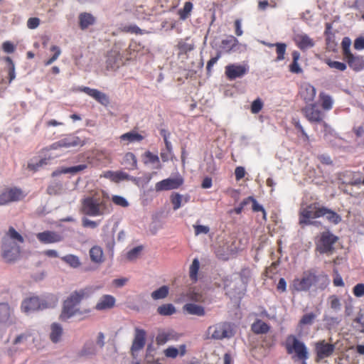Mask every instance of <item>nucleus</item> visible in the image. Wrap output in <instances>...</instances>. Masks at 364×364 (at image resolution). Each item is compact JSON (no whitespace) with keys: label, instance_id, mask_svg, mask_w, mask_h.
Returning a JSON list of instances; mask_svg holds the SVG:
<instances>
[{"label":"nucleus","instance_id":"nucleus-1","mask_svg":"<svg viewBox=\"0 0 364 364\" xmlns=\"http://www.w3.org/2000/svg\"><path fill=\"white\" fill-rule=\"evenodd\" d=\"M100 287H86L71 292L63 302L60 318L63 321H67L72 317L85 318L89 316L92 309L89 306H82L81 301L88 298L94 291L100 289Z\"/></svg>","mask_w":364,"mask_h":364},{"label":"nucleus","instance_id":"nucleus-2","mask_svg":"<svg viewBox=\"0 0 364 364\" xmlns=\"http://www.w3.org/2000/svg\"><path fill=\"white\" fill-rule=\"evenodd\" d=\"M317 282H319L318 287L323 289L328 284L329 280L326 275L317 276L311 272H306L301 277H296L291 281L289 289L292 292L306 291Z\"/></svg>","mask_w":364,"mask_h":364},{"label":"nucleus","instance_id":"nucleus-3","mask_svg":"<svg viewBox=\"0 0 364 364\" xmlns=\"http://www.w3.org/2000/svg\"><path fill=\"white\" fill-rule=\"evenodd\" d=\"M23 237L14 228H10L3 238V258L9 262L16 260L20 255L19 245L23 243Z\"/></svg>","mask_w":364,"mask_h":364},{"label":"nucleus","instance_id":"nucleus-4","mask_svg":"<svg viewBox=\"0 0 364 364\" xmlns=\"http://www.w3.org/2000/svg\"><path fill=\"white\" fill-rule=\"evenodd\" d=\"M105 197L102 193V196L96 193L85 198L82 201V213L92 217L102 216L109 213L110 210Z\"/></svg>","mask_w":364,"mask_h":364},{"label":"nucleus","instance_id":"nucleus-5","mask_svg":"<svg viewBox=\"0 0 364 364\" xmlns=\"http://www.w3.org/2000/svg\"><path fill=\"white\" fill-rule=\"evenodd\" d=\"M233 335L232 325L227 322H221L210 326L204 335V338L205 339L222 340L229 338Z\"/></svg>","mask_w":364,"mask_h":364},{"label":"nucleus","instance_id":"nucleus-6","mask_svg":"<svg viewBox=\"0 0 364 364\" xmlns=\"http://www.w3.org/2000/svg\"><path fill=\"white\" fill-rule=\"evenodd\" d=\"M286 348L288 353H295L299 360H307L309 351L305 344L294 336H289L286 340Z\"/></svg>","mask_w":364,"mask_h":364},{"label":"nucleus","instance_id":"nucleus-7","mask_svg":"<svg viewBox=\"0 0 364 364\" xmlns=\"http://www.w3.org/2000/svg\"><path fill=\"white\" fill-rule=\"evenodd\" d=\"M26 193L16 187H6L0 191V205H6L11 203L22 200Z\"/></svg>","mask_w":364,"mask_h":364},{"label":"nucleus","instance_id":"nucleus-8","mask_svg":"<svg viewBox=\"0 0 364 364\" xmlns=\"http://www.w3.org/2000/svg\"><path fill=\"white\" fill-rule=\"evenodd\" d=\"M335 345L326 342L325 340H321L314 344V350L316 354L317 360H322L330 357L335 350Z\"/></svg>","mask_w":364,"mask_h":364},{"label":"nucleus","instance_id":"nucleus-9","mask_svg":"<svg viewBox=\"0 0 364 364\" xmlns=\"http://www.w3.org/2000/svg\"><path fill=\"white\" fill-rule=\"evenodd\" d=\"M183 183V179L181 176L168 178L162 180L155 185L156 191H169L179 188Z\"/></svg>","mask_w":364,"mask_h":364},{"label":"nucleus","instance_id":"nucleus-10","mask_svg":"<svg viewBox=\"0 0 364 364\" xmlns=\"http://www.w3.org/2000/svg\"><path fill=\"white\" fill-rule=\"evenodd\" d=\"M337 237L333 234L326 232H323L316 245V250L321 253H327L331 251L333 245L336 242Z\"/></svg>","mask_w":364,"mask_h":364},{"label":"nucleus","instance_id":"nucleus-11","mask_svg":"<svg viewBox=\"0 0 364 364\" xmlns=\"http://www.w3.org/2000/svg\"><path fill=\"white\" fill-rule=\"evenodd\" d=\"M321 208L309 205L301 210L299 223L301 224H309L311 219L321 217Z\"/></svg>","mask_w":364,"mask_h":364},{"label":"nucleus","instance_id":"nucleus-12","mask_svg":"<svg viewBox=\"0 0 364 364\" xmlns=\"http://www.w3.org/2000/svg\"><path fill=\"white\" fill-rule=\"evenodd\" d=\"M77 90L87 94L104 106H107L109 104V99L108 96L105 93L97 89L81 86L79 87Z\"/></svg>","mask_w":364,"mask_h":364},{"label":"nucleus","instance_id":"nucleus-13","mask_svg":"<svg viewBox=\"0 0 364 364\" xmlns=\"http://www.w3.org/2000/svg\"><path fill=\"white\" fill-rule=\"evenodd\" d=\"M145 342V331L139 328H136L134 331V337L131 348V351L133 356H136L137 353L144 347Z\"/></svg>","mask_w":364,"mask_h":364},{"label":"nucleus","instance_id":"nucleus-14","mask_svg":"<svg viewBox=\"0 0 364 364\" xmlns=\"http://www.w3.org/2000/svg\"><path fill=\"white\" fill-rule=\"evenodd\" d=\"M116 303V299L109 294H104L99 298L93 309L98 311H107L112 309Z\"/></svg>","mask_w":364,"mask_h":364},{"label":"nucleus","instance_id":"nucleus-15","mask_svg":"<svg viewBox=\"0 0 364 364\" xmlns=\"http://www.w3.org/2000/svg\"><path fill=\"white\" fill-rule=\"evenodd\" d=\"M38 240L44 245L60 242L63 240V237L54 231H43L36 234Z\"/></svg>","mask_w":364,"mask_h":364},{"label":"nucleus","instance_id":"nucleus-16","mask_svg":"<svg viewBox=\"0 0 364 364\" xmlns=\"http://www.w3.org/2000/svg\"><path fill=\"white\" fill-rule=\"evenodd\" d=\"M303 112L306 118L311 122H320L323 118V114L315 104L306 105Z\"/></svg>","mask_w":364,"mask_h":364},{"label":"nucleus","instance_id":"nucleus-17","mask_svg":"<svg viewBox=\"0 0 364 364\" xmlns=\"http://www.w3.org/2000/svg\"><path fill=\"white\" fill-rule=\"evenodd\" d=\"M21 310L25 313H30L36 310L44 308L38 296H33L26 298L21 304Z\"/></svg>","mask_w":364,"mask_h":364},{"label":"nucleus","instance_id":"nucleus-18","mask_svg":"<svg viewBox=\"0 0 364 364\" xmlns=\"http://www.w3.org/2000/svg\"><path fill=\"white\" fill-rule=\"evenodd\" d=\"M81 140L77 136H69L53 143L50 146V150H57L60 148H70L77 146H82Z\"/></svg>","mask_w":364,"mask_h":364},{"label":"nucleus","instance_id":"nucleus-19","mask_svg":"<svg viewBox=\"0 0 364 364\" xmlns=\"http://www.w3.org/2000/svg\"><path fill=\"white\" fill-rule=\"evenodd\" d=\"M247 71V68L242 65L231 64L225 67V74L228 79L234 80L243 76Z\"/></svg>","mask_w":364,"mask_h":364},{"label":"nucleus","instance_id":"nucleus-20","mask_svg":"<svg viewBox=\"0 0 364 364\" xmlns=\"http://www.w3.org/2000/svg\"><path fill=\"white\" fill-rule=\"evenodd\" d=\"M235 252L233 242L231 240L223 242L216 249V255L221 259L226 260Z\"/></svg>","mask_w":364,"mask_h":364},{"label":"nucleus","instance_id":"nucleus-21","mask_svg":"<svg viewBox=\"0 0 364 364\" xmlns=\"http://www.w3.org/2000/svg\"><path fill=\"white\" fill-rule=\"evenodd\" d=\"M294 40L296 46L301 50H306L314 46V41L304 33L296 34Z\"/></svg>","mask_w":364,"mask_h":364},{"label":"nucleus","instance_id":"nucleus-22","mask_svg":"<svg viewBox=\"0 0 364 364\" xmlns=\"http://www.w3.org/2000/svg\"><path fill=\"white\" fill-rule=\"evenodd\" d=\"M316 94V88L308 82H304L301 85L300 88L301 97L306 102H311L314 100Z\"/></svg>","mask_w":364,"mask_h":364},{"label":"nucleus","instance_id":"nucleus-23","mask_svg":"<svg viewBox=\"0 0 364 364\" xmlns=\"http://www.w3.org/2000/svg\"><path fill=\"white\" fill-rule=\"evenodd\" d=\"M350 68L355 71H360L364 68V59L360 56H355L350 54L344 58Z\"/></svg>","mask_w":364,"mask_h":364},{"label":"nucleus","instance_id":"nucleus-24","mask_svg":"<svg viewBox=\"0 0 364 364\" xmlns=\"http://www.w3.org/2000/svg\"><path fill=\"white\" fill-rule=\"evenodd\" d=\"M183 310L188 314L204 316L205 315V311L203 306L198 305L193 303H188L183 306Z\"/></svg>","mask_w":364,"mask_h":364},{"label":"nucleus","instance_id":"nucleus-25","mask_svg":"<svg viewBox=\"0 0 364 364\" xmlns=\"http://www.w3.org/2000/svg\"><path fill=\"white\" fill-rule=\"evenodd\" d=\"M186 344H181L178 348L170 346L164 350V353L167 358H175L178 355L183 356L186 353Z\"/></svg>","mask_w":364,"mask_h":364},{"label":"nucleus","instance_id":"nucleus-26","mask_svg":"<svg viewBox=\"0 0 364 364\" xmlns=\"http://www.w3.org/2000/svg\"><path fill=\"white\" fill-rule=\"evenodd\" d=\"M12 309L6 303H0V323H9L11 321Z\"/></svg>","mask_w":364,"mask_h":364},{"label":"nucleus","instance_id":"nucleus-27","mask_svg":"<svg viewBox=\"0 0 364 364\" xmlns=\"http://www.w3.org/2000/svg\"><path fill=\"white\" fill-rule=\"evenodd\" d=\"M90 257L91 260L97 264H101L104 261V254L102 247L94 246L90 250Z\"/></svg>","mask_w":364,"mask_h":364},{"label":"nucleus","instance_id":"nucleus-28","mask_svg":"<svg viewBox=\"0 0 364 364\" xmlns=\"http://www.w3.org/2000/svg\"><path fill=\"white\" fill-rule=\"evenodd\" d=\"M95 17L89 13H82L79 15V24L81 29H85L94 24Z\"/></svg>","mask_w":364,"mask_h":364},{"label":"nucleus","instance_id":"nucleus-29","mask_svg":"<svg viewBox=\"0 0 364 364\" xmlns=\"http://www.w3.org/2000/svg\"><path fill=\"white\" fill-rule=\"evenodd\" d=\"M144 163L146 164H150L152 168L160 169L161 164L160 163L159 158L157 155L147 151L144 154Z\"/></svg>","mask_w":364,"mask_h":364},{"label":"nucleus","instance_id":"nucleus-30","mask_svg":"<svg viewBox=\"0 0 364 364\" xmlns=\"http://www.w3.org/2000/svg\"><path fill=\"white\" fill-rule=\"evenodd\" d=\"M321 217L324 216L331 223L335 225L339 223L341 221V217L338 215L336 213L332 211L331 210L327 209L326 208L321 207Z\"/></svg>","mask_w":364,"mask_h":364},{"label":"nucleus","instance_id":"nucleus-31","mask_svg":"<svg viewBox=\"0 0 364 364\" xmlns=\"http://www.w3.org/2000/svg\"><path fill=\"white\" fill-rule=\"evenodd\" d=\"M189 200L188 196H183L179 193H174L171 196V202L173 204V210H178L183 204L186 203Z\"/></svg>","mask_w":364,"mask_h":364},{"label":"nucleus","instance_id":"nucleus-32","mask_svg":"<svg viewBox=\"0 0 364 364\" xmlns=\"http://www.w3.org/2000/svg\"><path fill=\"white\" fill-rule=\"evenodd\" d=\"M186 297L188 300L194 302H201L205 299L202 291L196 288L191 289L186 294Z\"/></svg>","mask_w":364,"mask_h":364},{"label":"nucleus","instance_id":"nucleus-33","mask_svg":"<svg viewBox=\"0 0 364 364\" xmlns=\"http://www.w3.org/2000/svg\"><path fill=\"white\" fill-rule=\"evenodd\" d=\"M51 331H50V339L53 343H58L61 338L63 334V328L62 327L57 323H53L51 325Z\"/></svg>","mask_w":364,"mask_h":364},{"label":"nucleus","instance_id":"nucleus-34","mask_svg":"<svg viewBox=\"0 0 364 364\" xmlns=\"http://www.w3.org/2000/svg\"><path fill=\"white\" fill-rule=\"evenodd\" d=\"M29 337L28 333H21L16 336L13 341L14 350H16L18 348L25 347L27 345V341Z\"/></svg>","mask_w":364,"mask_h":364},{"label":"nucleus","instance_id":"nucleus-35","mask_svg":"<svg viewBox=\"0 0 364 364\" xmlns=\"http://www.w3.org/2000/svg\"><path fill=\"white\" fill-rule=\"evenodd\" d=\"M169 291V288L167 286H162L151 294V296L154 300L163 299L166 298Z\"/></svg>","mask_w":364,"mask_h":364},{"label":"nucleus","instance_id":"nucleus-36","mask_svg":"<svg viewBox=\"0 0 364 364\" xmlns=\"http://www.w3.org/2000/svg\"><path fill=\"white\" fill-rule=\"evenodd\" d=\"M61 259L73 268H77L81 264L79 257L74 255H67Z\"/></svg>","mask_w":364,"mask_h":364},{"label":"nucleus","instance_id":"nucleus-37","mask_svg":"<svg viewBox=\"0 0 364 364\" xmlns=\"http://www.w3.org/2000/svg\"><path fill=\"white\" fill-rule=\"evenodd\" d=\"M157 312L162 316H170L176 312V308L171 304H166L159 306Z\"/></svg>","mask_w":364,"mask_h":364},{"label":"nucleus","instance_id":"nucleus-38","mask_svg":"<svg viewBox=\"0 0 364 364\" xmlns=\"http://www.w3.org/2000/svg\"><path fill=\"white\" fill-rule=\"evenodd\" d=\"M142 250V246L135 247L127 252L126 257L130 262L135 261L140 257Z\"/></svg>","mask_w":364,"mask_h":364},{"label":"nucleus","instance_id":"nucleus-39","mask_svg":"<svg viewBox=\"0 0 364 364\" xmlns=\"http://www.w3.org/2000/svg\"><path fill=\"white\" fill-rule=\"evenodd\" d=\"M319 97L323 109L325 110H330L333 107V104L332 98L329 95L323 92L320 93Z\"/></svg>","mask_w":364,"mask_h":364},{"label":"nucleus","instance_id":"nucleus-40","mask_svg":"<svg viewBox=\"0 0 364 364\" xmlns=\"http://www.w3.org/2000/svg\"><path fill=\"white\" fill-rule=\"evenodd\" d=\"M50 50L51 52L53 53V55L48 60L45 61L44 64L46 66H48L53 64L55 60H57V59L60 57L62 53L60 48L55 45L52 46Z\"/></svg>","mask_w":364,"mask_h":364},{"label":"nucleus","instance_id":"nucleus-41","mask_svg":"<svg viewBox=\"0 0 364 364\" xmlns=\"http://www.w3.org/2000/svg\"><path fill=\"white\" fill-rule=\"evenodd\" d=\"M121 140L127 142L139 141L142 139V136L136 133L128 132L121 136Z\"/></svg>","mask_w":364,"mask_h":364},{"label":"nucleus","instance_id":"nucleus-42","mask_svg":"<svg viewBox=\"0 0 364 364\" xmlns=\"http://www.w3.org/2000/svg\"><path fill=\"white\" fill-rule=\"evenodd\" d=\"M268 326L262 321L255 322L252 326V331L256 333H264L268 331Z\"/></svg>","mask_w":364,"mask_h":364},{"label":"nucleus","instance_id":"nucleus-43","mask_svg":"<svg viewBox=\"0 0 364 364\" xmlns=\"http://www.w3.org/2000/svg\"><path fill=\"white\" fill-rule=\"evenodd\" d=\"M200 263L198 259H194L193 260V262L190 267L189 274L190 277L192 280L196 281L197 280V276H198V272L199 269Z\"/></svg>","mask_w":364,"mask_h":364},{"label":"nucleus","instance_id":"nucleus-44","mask_svg":"<svg viewBox=\"0 0 364 364\" xmlns=\"http://www.w3.org/2000/svg\"><path fill=\"white\" fill-rule=\"evenodd\" d=\"M276 51L277 54V57L276 60L281 61L284 59V55L286 53L287 45L283 43H275Z\"/></svg>","mask_w":364,"mask_h":364},{"label":"nucleus","instance_id":"nucleus-45","mask_svg":"<svg viewBox=\"0 0 364 364\" xmlns=\"http://www.w3.org/2000/svg\"><path fill=\"white\" fill-rule=\"evenodd\" d=\"M330 307L335 311H338L341 309V303L338 296L332 295L328 298Z\"/></svg>","mask_w":364,"mask_h":364},{"label":"nucleus","instance_id":"nucleus-46","mask_svg":"<svg viewBox=\"0 0 364 364\" xmlns=\"http://www.w3.org/2000/svg\"><path fill=\"white\" fill-rule=\"evenodd\" d=\"M350 46H351V40L348 37H345L343 38L341 46L343 49V54L344 58L350 54H352L350 52Z\"/></svg>","mask_w":364,"mask_h":364},{"label":"nucleus","instance_id":"nucleus-47","mask_svg":"<svg viewBox=\"0 0 364 364\" xmlns=\"http://www.w3.org/2000/svg\"><path fill=\"white\" fill-rule=\"evenodd\" d=\"M122 31L136 34H144L146 32L134 24L125 25L122 28Z\"/></svg>","mask_w":364,"mask_h":364},{"label":"nucleus","instance_id":"nucleus-48","mask_svg":"<svg viewBox=\"0 0 364 364\" xmlns=\"http://www.w3.org/2000/svg\"><path fill=\"white\" fill-rule=\"evenodd\" d=\"M87 168V165L85 164H80L69 168H64L60 171V173H76L77 172L82 171L85 170Z\"/></svg>","mask_w":364,"mask_h":364},{"label":"nucleus","instance_id":"nucleus-49","mask_svg":"<svg viewBox=\"0 0 364 364\" xmlns=\"http://www.w3.org/2000/svg\"><path fill=\"white\" fill-rule=\"evenodd\" d=\"M124 164L130 166V168L136 167V159L132 153H127L124 158Z\"/></svg>","mask_w":364,"mask_h":364},{"label":"nucleus","instance_id":"nucleus-50","mask_svg":"<svg viewBox=\"0 0 364 364\" xmlns=\"http://www.w3.org/2000/svg\"><path fill=\"white\" fill-rule=\"evenodd\" d=\"M57 156H49L48 158H45V159H41L39 161L38 163H37L36 164H34L33 163H29L28 164V168L31 170H37L39 167H42L44 165H46L48 164V161H49L50 159H53L55 157H56Z\"/></svg>","mask_w":364,"mask_h":364},{"label":"nucleus","instance_id":"nucleus-51","mask_svg":"<svg viewBox=\"0 0 364 364\" xmlns=\"http://www.w3.org/2000/svg\"><path fill=\"white\" fill-rule=\"evenodd\" d=\"M112 200L115 205L123 208L128 207L129 205L128 200L125 198L120 196H113Z\"/></svg>","mask_w":364,"mask_h":364},{"label":"nucleus","instance_id":"nucleus-52","mask_svg":"<svg viewBox=\"0 0 364 364\" xmlns=\"http://www.w3.org/2000/svg\"><path fill=\"white\" fill-rule=\"evenodd\" d=\"M179 48V55L183 53H187L189 51H191L194 48V46L191 43H186V42H180L178 43Z\"/></svg>","mask_w":364,"mask_h":364},{"label":"nucleus","instance_id":"nucleus-53","mask_svg":"<svg viewBox=\"0 0 364 364\" xmlns=\"http://www.w3.org/2000/svg\"><path fill=\"white\" fill-rule=\"evenodd\" d=\"M326 63L328 65L333 69L338 70L341 71H343L346 69V65L343 63L338 62V61H333L331 60H328L326 61Z\"/></svg>","mask_w":364,"mask_h":364},{"label":"nucleus","instance_id":"nucleus-54","mask_svg":"<svg viewBox=\"0 0 364 364\" xmlns=\"http://www.w3.org/2000/svg\"><path fill=\"white\" fill-rule=\"evenodd\" d=\"M193 9V4L191 2H186L182 10L179 11L181 18L185 19Z\"/></svg>","mask_w":364,"mask_h":364},{"label":"nucleus","instance_id":"nucleus-55","mask_svg":"<svg viewBox=\"0 0 364 364\" xmlns=\"http://www.w3.org/2000/svg\"><path fill=\"white\" fill-rule=\"evenodd\" d=\"M263 107V103L260 99L254 100L251 105V112L253 114H257L261 111Z\"/></svg>","mask_w":364,"mask_h":364},{"label":"nucleus","instance_id":"nucleus-56","mask_svg":"<svg viewBox=\"0 0 364 364\" xmlns=\"http://www.w3.org/2000/svg\"><path fill=\"white\" fill-rule=\"evenodd\" d=\"M129 282V279L127 277H120L114 279L112 281V285L115 288H122L124 287Z\"/></svg>","mask_w":364,"mask_h":364},{"label":"nucleus","instance_id":"nucleus-57","mask_svg":"<svg viewBox=\"0 0 364 364\" xmlns=\"http://www.w3.org/2000/svg\"><path fill=\"white\" fill-rule=\"evenodd\" d=\"M1 48L6 53H12L15 51V46L10 41H5L2 43Z\"/></svg>","mask_w":364,"mask_h":364},{"label":"nucleus","instance_id":"nucleus-58","mask_svg":"<svg viewBox=\"0 0 364 364\" xmlns=\"http://www.w3.org/2000/svg\"><path fill=\"white\" fill-rule=\"evenodd\" d=\"M250 202L252 203V210L254 211H261L262 213V217L264 220H266V212L263 207L259 205L255 199L252 198V200H250Z\"/></svg>","mask_w":364,"mask_h":364},{"label":"nucleus","instance_id":"nucleus-59","mask_svg":"<svg viewBox=\"0 0 364 364\" xmlns=\"http://www.w3.org/2000/svg\"><path fill=\"white\" fill-rule=\"evenodd\" d=\"M40 24V19L36 17L30 18L27 21V27L30 29L36 28Z\"/></svg>","mask_w":364,"mask_h":364},{"label":"nucleus","instance_id":"nucleus-60","mask_svg":"<svg viewBox=\"0 0 364 364\" xmlns=\"http://www.w3.org/2000/svg\"><path fill=\"white\" fill-rule=\"evenodd\" d=\"M315 318V315L312 313L305 314L300 321V323L301 324H307L310 325L313 323V321Z\"/></svg>","mask_w":364,"mask_h":364},{"label":"nucleus","instance_id":"nucleus-61","mask_svg":"<svg viewBox=\"0 0 364 364\" xmlns=\"http://www.w3.org/2000/svg\"><path fill=\"white\" fill-rule=\"evenodd\" d=\"M353 294L357 297L364 296V284H358L353 287Z\"/></svg>","mask_w":364,"mask_h":364},{"label":"nucleus","instance_id":"nucleus-62","mask_svg":"<svg viewBox=\"0 0 364 364\" xmlns=\"http://www.w3.org/2000/svg\"><path fill=\"white\" fill-rule=\"evenodd\" d=\"M82 225L85 228H95L97 227L98 223L95 221L85 218L82 219Z\"/></svg>","mask_w":364,"mask_h":364},{"label":"nucleus","instance_id":"nucleus-63","mask_svg":"<svg viewBox=\"0 0 364 364\" xmlns=\"http://www.w3.org/2000/svg\"><path fill=\"white\" fill-rule=\"evenodd\" d=\"M289 70L293 73H301L302 69L301 68L298 61H293L289 66Z\"/></svg>","mask_w":364,"mask_h":364},{"label":"nucleus","instance_id":"nucleus-64","mask_svg":"<svg viewBox=\"0 0 364 364\" xmlns=\"http://www.w3.org/2000/svg\"><path fill=\"white\" fill-rule=\"evenodd\" d=\"M354 48L356 50L364 49V37H359L355 40Z\"/></svg>","mask_w":364,"mask_h":364}]
</instances>
